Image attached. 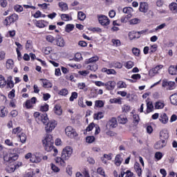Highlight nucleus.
I'll return each mask as SVG.
<instances>
[{
  "mask_svg": "<svg viewBox=\"0 0 177 177\" xmlns=\"http://www.w3.org/2000/svg\"><path fill=\"white\" fill-rule=\"evenodd\" d=\"M34 117L37 121V122H42L45 126V131L47 133H50L56 126L57 125V122L55 120L49 121V118H48V114L44 113L41 114L39 112H35L34 113Z\"/></svg>",
  "mask_w": 177,
  "mask_h": 177,
  "instance_id": "obj_1",
  "label": "nucleus"
},
{
  "mask_svg": "<svg viewBox=\"0 0 177 177\" xmlns=\"http://www.w3.org/2000/svg\"><path fill=\"white\" fill-rule=\"evenodd\" d=\"M42 142L46 151H52V150H53L54 152L57 153V149H53L54 141L53 138H52V135L46 134L44 140H43Z\"/></svg>",
  "mask_w": 177,
  "mask_h": 177,
  "instance_id": "obj_2",
  "label": "nucleus"
},
{
  "mask_svg": "<svg viewBox=\"0 0 177 177\" xmlns=\"http://www.w3.org/2000/svg\"><path fill=\"white\" fill-rule=\"evenodd\" d=\"M17 20H19V15H17V14H12L11 16L6 18L3 24L6 26H10L12 23H15V21H17Z\"/></svg>",
  "mask_w": 177,
  "mask_h": 177,
  "instance_id": "obj_3",
  "label": "nucleus"
},
{
  "mask_svg": "<svg viewBox=\"0 0 177 177\" xmlns=\"http://www.w3.org/2000/svg\"><path fill=\"white\" fill-rule=\"evenodd\" d=\"M65 133L68 138H71V139L78 136V133H77L75 129H74L71 126H68L65 129Z\"/></svg>",
  "mask_w": 177,
  "mask_h": 177,
  "instance_id": "obj_4",
  "label": "nucleus"
},
{
  "mask_svg": "<svg viewBox=\"0 0 177 177\" xmlns=\"http://www.w3.org/2000/svg\"><path fill=\"white\" fill-rule=\"evenodd\" d=\"M168 138H169V133H168V130L162 129L160 132V139L162 141L163 143H165L167 140H168Z\"/></svg>",
  "mask_w": 177,
  "mask_h": 177,
  "instance_id": "obj_5",
  "label": "nucleus"
},
{
  "mask_svg": "<svg viewBox=\"0 0 177 177\" xmlns=\"http://www.w3.org/2000/svg\"><path fill=\"white\" fill-rule=\"evenodd\" d=\"M98 21L102 26H109L110 24V19L106 15L98 16Z\"/></svg>",
  "mask_w": 177,
  "mask_h": 177,
  "instance_id": "obj_6",
  "label": "nucleus"
},
{
  "mask_svg": "<svg viewBox=\"0 0 177 177\" xmlns=\"http://www.w3.org/2000/svg\"><path fill=\"white\" fill-rule=\"evenodd\" d=\"M3 160L5 164H12V162H15L16 160H17V156H4Z\"/></svg>",
  "mask_w": 177,
  "mask_h": 177,
  "instance_id": "obj_7",
  "label": "nucleus"
},
{
  "mask_svg": "<svg viewBox=\"0 0 177 177\" xmlns=\"http://www.w3.org/2000/svg\"><path fill=\"white\" fill-rule=\"evenodd\" d=\"M164 66L162 65H158L155 68H153L152 69L149 70V74L150 77H154L156 74H158V71L162 68Z\"/></svg>",
  "mask_w": 177,
  "mask_h": 177,
  "instance_id": "obj_8",
  "label": "nucleus"
},
{
  "mask_svg": "<svg viewBox=\"0 0 177 177\" xmlns=\"http://www.w3.org/2000/svg\"><path fill=\"white\" fill-rule=\"evenodd\" d=\"M25 158L26 160H30V162H35L36 164L38 162H41V158L37 156H26Z\"/></svg>",
  "mask_w": 177,
  "mask_h": 177,
  "instance_id": "obj_9",
  "label": "nucleus"
},
{
  "mask_svg": "<svg viewBox=\"0 0 177 177\" xmlns=\"http://www.w3.org/2000/svg\"><path fill=\"white\" fill-rule=\"evenodd\" d=\"M139 10L142 13H147V10H149V4L147 2H141L140 3Z\"/></svg>",
  "mask_w": 177,
  "mask_h": 177,
  "instance_id": "obj_10",
  "label": "nucleus"
},
{
  "mask_svg": "<svg viewBox=\"0 0 177 177\" xmlns=\"http://www.w3.org/2000/svg\"><path fill=\"white\" fill-rule=\"evenodd\" d=\"M107 125L110 127V128H117V126L118 125V123L117 122V118H112L107 122Z\"/></svg>",
  "mask_w": 177,
  "mask_h": 177,
  "instance_id": "obj_11",
  "label": "nucleus"
},
{
  "mask_svg": "<svg viewBox=\"0 0 177 177\" xmlns=\"http://www.w3.org/2000/svg\"><path fill=\"white\" fill-rule=\"evenodd\" d=\"M104 86H106L107 91H113L115 88V82L109 81L105 83Z\"/></svg>",
  "mask_w": 177,
  "mask_h": 177,
  "instance_id": "obj_12",
  "label": "nucleus"
},
{
  "mask_svg": "<svg viewBox=\"0 0 177 177\" xmlns=\"http://www.w3.org/2000/svg\"><path fill=\"white\" fill-rule=\"evenodd\" d=\"M73 154V148L70 146L66 147L62 150V156H71Z\"/></svg>",
  "mask_w": 177,
  "mask_h": 177,
  "instance_id": "obj_13",
  "label": "nucleus"
},
{
  "mask_svg": "<svg viewBox=\"0 0 177 177\" xmlns=\"http://www.w3.org/2000/svg\"><path fill=\"white\" fill-rule=\"evenodd\" d=\"M133 12V9L131 7H125L123 8V13L127 15L128 18L132 17V12Z\"/></svg>",
  "mask_w": 177,
  "mask_h": 177,
  "instance_id": "obj_14",
  "label": "nucleus"
},
{
  "mask_svg": "<svg viewBox=\"0 0 177 177\" xmlns=\"http://www.w3.org/2000/svg\"><path fill=\"white\" fill-rule=\"evenodd\" d=\"M167 146V142H163L162 140H160L158 142L154 145V148L157 150L160 149H162Z\"/></svg>",
  "mask_w": 177,
  "mask_h": 177,
  "instance_id": "obj_15",
  "label": "nucleus"
},
{
  "mask_svg": "<svg viewBox=\"0 0 177 177\" xmlns=\"http://www.w3.org/2000/svg\"><path fill=\"white\" fill-rule=\"evenodd\" d=\"M6 84H7L8 88H10V89H12V88H14L15 82H13V77L12 76H9L7 78Z\"/></svg>",
  "mask_w": 177,
  "mask_h": 177,
  "instance_id": "obj_16",
  "label": "nucleus"
},
{
  "mask_svg": "<svg viewBox=\"0 0 177 177\" xmlns=\"http://www.w3.org/2000/svg\"><path fill=\"white\" fill-rule=\"evenodd\" d=\"M54 112L57 115H62L63 114V109L60 105H55L54 107Z\"/></svg>",
  "mask_w": 177,
  "mask_h": 177,
  "instance_id": "obj_17",
  "label": "nucleus"
},
{
  "mask_svg": "<svg viewBox=\"0 0 177 177\" xmlns=\"http://www.w3.org/2000/svg\"><path fill=\"white\" fill-rule=\"evenodd\" d=\"M76 177H91L89 175V170H88V169H84L83 175L80 172L76 173Z\"/></svg>",
  "mask_w": 177,
  "mask_h": 177,
  "instance_id": "obj_18",
  "label": "nucleus"
},
{
  "mask_svg": "<svg viewBox=\"0 0 177 177\" xmlns=\"http://www.w3.org/2000/svg\"><path fill=\"white\" fill-rule=\"evenodd\" d=\"M169 74L171 75H177V66L171 65L169 67Z\"/></svg>",
  "mask_w": 177,
  "mask_h": 177,
  "instance_id": "obj_19",
  "label": "nucleus"
},
{
  "mask_svg": "<svg viewBox=\"0 0 177 177\" xmlns=\"http://www.w3.org/2000/svg\"><path fill=\"white\" fill-rule=\"evenodd\" d=\"M8 109L5 108V106H0V117L4 118L8 115Z\"/></svg>",
  "mask_w": 177,
  "mask_h": 177,
  "instance_id": "obj_20",
  "label": "nucleus"
},
{
  "mask_svg": "<svg viewBox=\"0 0 177 177\" xmlns=\"http://www.w3.org/2000/svg\"><path fill=\"white\" fill-rule=\"evenodd\" d=\"M102 73H106L108 75H115L117 72L114 69H108L107 68H103L102 69Z\"/></svg>",
  "mask_w": 177,
  "mask_h": 177,
  "instance_id": "obj_21",
  "label": "nucleus"
},
{
  "mask_svg": "<svg viewBox=\"0 0 177 177\" xmlns=\"http://www.w3.org/2000/svg\"><path fill=\"white\" fill-rule=\"evenodd\" d=\"M40 80L43 82L44 88H52L53 86V84L48 80L41 79Z\"/></svg>",
  "mask_w": 177,
  "mask_h": 177,
  "instance_id": "obj_22",
  "label": "nucleus"
},
{
  "mask_svg": "<svg viewBox=\"0 0 177 177\" xmlns=\"http://www.w3.org/2000/svg\"><path fill=\"white\" fill-rule=\"evenodd\" d=\"M6 67L8 70H12L15 67V62L12 59H8L6 64Z\"/></svg>",
  "mask_w": 177,
  "mask_h": 177,
  "instance_id": "obj_23",
  "label": "nucleus"
},
{
  "mask_svg": "<svg viewBox=\"0 0 177 177\" xmlns=\"http://www.w3.org/2000/svg\"><path fill=\"white\" fill-rule=\"evenodd\" d=\"M159 120L162 124H167L168 122V116L167 113H162L160 116Z\"/></svg>",
  "mask_w": 177,
  "mask_h": 177,
  "instance_id": "obj_24",
  "label": "nucleus"
},
{
  "mask_svg": "<svg viewBox=\"0 0 177 177\" xmlns=\"http://www.w3.org/2000/svg\"><path fill=\"white\" fill-rule=\"evenodd\" d=\"M165 104H164L163 101H158L155 104V109L160 110L161 109H164Z\"/></svg>",
  "mask_w": 177,
  "mask_h": 177,
  "instance_id": "obj_25",
  "label": "nucleus"
},
{
  "mask_svg": "<svg viewBox=\"0 0 177 177\" xmlns=\"http://www.w3.org/2000/svg\"><path fill=\"white\" fill-rule=\"evenodd\" d=\"M18 138L20 140L21 143H26L27 140V136L24 133H21V134L17 135Z\"/></svg>",
  "mask_w": 177,
  "mask_h": 177,
  "instance_id": "obj_26",
  "label": "nucleus"
},
{
  "mask_svg": "<svg viewBox=\"0 0 177 177\" xmlns=\"http://www.w3.org/2000/svg\"><path fill=\"white\" fill-rule=\"evenodd\" d=\"M59 7L62 11L66 12V10H68V6H67V3L63 1L59 3Z\"/></svg>",
  "mask_w": 177,
  "mask_h": 177,
  "instance_id": "obj_27",
  "label": "nucleus"
},
{
  "mask_svg": "<svg viewBox=\"0 0 177 177\" xmlns=\"http://www.w3.org/2000/svg\"><path fill=\"white\" fill-rule=\"evenodd\" d=\"M170 102L171 104L177 106V93H174L170 96Z\"/></svg>",
  "mask_w": 177,
  "mask_h": 177,
  "instance_id": "obj_28",
  "label": "nucleus"
},
{
  "mask_svg": "<svg viewBox=\"0 0 177 177\" xmlns=\"http://www.w3.org/2000/svg\"><path fill=\"white\" fill-rule=\"evenodd\" d=\"M118 120L120 124H127L128 122V119L124 115L118 116Z\"/></svg>",
  "mask_w": 177,
  "mask_h": 177,
  "instance_id": "obj_29",
  "label": "nucleus"
},
{
  "mask_svg": "<svg viewBox=\"0 0 177 177\" xmlns=\"http://www.w3.org/2000/svg\"><path fill=\"white\" fill-rule=\"evenodd\" d=\"M61 19L64 21H70V20H73V17L67 14L61 15Z\"/></svg>",
  "mask_w": 177,
  "mask_h": 177,
  "instance_id": "obj_30",
  "label": "nucleus"
},
{
  "mask_svg": "<svg viewBox=\"0 0 177 177\" xmlns=\"http://www.w3.org/2000/svg\"><path fill=\"white\" fill-rule=\"evenodd\" d=\"M57 46L63 47L65 45L64 43V39H63L62 37H59L57 39Z\"/></svg>",
  "mask_w": 177,
  "mask_h": 177,
  "instance_id": "obj_31",
  "label": "nucleus"
},
{
  "mask_svg": "<svg viewBox=\"0 0 177 177\" xmlns=\"http://www.w3.org/2000/svg\"><path fill=\"white\" fill-rule=\"evenodd\" d=\"M122 162V158L121 156H115V164L117 165V167H120L121 165V163Z\"/></svg>",
  "mask_w": 177,
  "mask_h": 177,
  "instance_id": "obj_32",
  "label": "nucleus"
},
{
  "mask_svg": "<svg viewBox=\"0 0 177 177\" xmlns=\"http://www.w3.org/2000/svg\"><path fill=\"white\" fill-rule=\"evenodd\" d=\"M6 172H8V174H12L15 171H16V167H15V165H10L8 166L6 168Z\"/></svg>",
  "mask_w": 177,
  "mask_h": 177,
  "instance_id": "obj_33",
  "label": "nucleus"
},
{
  "mask_svg": "<svg viewBox=\"0 0 177 177\" xmlns=\"http://www.w3.org/2000/svg\"><path fill=\"white\" fill-rule=\"evenodd\" d=\"M169 9L174 13H176V12H177V3H171L169 5Z\"/></svg>",
  "mask_w": 177,
  "mask_h": 177,
  "instance_id": "obj_34",
  "label": "nucleus"
},
{
  "mask_svg": "<svg viewBox=\"0 0 177 177\" xmlns=\"http://www.w3.org/2000/svg\"><path fill=\"white\" fill-rule=\"evenodd\" d=\"M122 111L123 113H129L131 111V106L124 104L122 106Z\"/></svg>",
  "mask_w": 177,
  "mask_h": 177,
  "instance_id": "obj_35",
  "label": "nucleus"
},
{
  "mask_svg": "<svg viewBox=\"0 0 177 177\" xmlns=\"http://www.w3.org/2000/svg\"><path fill=\"white\" fill-rule=\"evenodd\" d=\"M77 17L79 20H81L82 21H83L84 19H86V15H85V13H84L83 12L80 11L77 13Z\"/></svg>",
  "mask_w": 177,
  "mask_h": 177,
  "instance_id": "obj_36",
  "label": "nucleus"
},
{
  "mask_svg": "<svg viewBox=\"0 0 177 177\" xmlns=\"http://www.w3.org/2000/svg\"><path fill=\"white\" fill-rule=\"evenodd\" d=\"M104 117L102 112H98L94 114V120H102Z\"/></svg>",
  "mask_w": 177,
  "mask_h": 177,
  "instance_id": "obj_37",
  "label": "nucleus"
},
{
  "mask_svg": "<svg viewBox=\"0 0 177 177\" xmlns=\"http://www.w3.org/2000/svg\"><path fill=\"white\" fill-rule=\"evenodd\" d=\"M74 30V25L73 24H67L65 28L66 32H71Z\"/></svg>",
  "mask_w": 177,
  "mask_h": 177,
  "instance_id": "obj_38",
  "label": "nucleus"
},
{
  "mask_svg": "<svg viewBox=\"0 0 177 177\" xmlns=\"http://www.w3.org/2000/svg\"><path fill=\"white\" fill-rule=\"evenodd\" d=\"M87 70H91V71H96L97 70V64H93L91 65H88L87 66Z\"/></svg>",
  "mask_w": 177,
  "mask_h": 177,
  "instance_id": "obj_39",
  "label": "nucleus"
},
{
  "mask_svg": "<svg viewBox=\"0 0 177 177\" xmlns=\"http://www.w3.org/2000/svg\"><path fill=\"white\" fill-rule=\"evenodd\" d=\"M6 85V80H5V77L2 76V75H0V87L3 88Z\"/></svg>",
  "mask_w": 177,
  "mask_h": 177,
  "instance_id": "obj_40",
  "label": "nucleus"
},
{
  "mask_svg": "<svg viewBox=\"0 0 177 177\" xmlns=\"http://www.w3.org/2000/svg\"><path fill=\"white\" fill-rule=\"evenodd\" d=\"M46 39L48 42H50V44H53V42H55V41H56V39L52 35L46 36Z\"/></svg>",
  "mask_w": 177,
  "mask_h": 177,
  "instance_id": "obj_41",
  "label": "nucleus"
},
{
  "mask_svg": "<svg viewBox=\"0 0 177 177\" xmlns=\"http://www.w3.org/2000/svg\"><path fill=\"white\" fill-rule=\"evenodd\" d=\"M147 113H151L153 111V106L152 102H147Z\"/></svg>",
  "mask_w": 177,
  "mask_h": 177,
  "instance_id": "obj_42",
  "label": "nucleus"
},
{
  "mask_svg": "<svg viewBox=\"0 0 177 177\" xmlns=\"http://www.w3.org/2000/svg\"><path fill=\"white\" fill-rule=\"evenodd\" d=\"M58 94L61 96H67V95H68V90L67 88H62Z\"/></svg>",
  "mask_w": 177,
  "mask_h": 177,
  "instance_id": "obj_43",
  "label": "nucleus"
},
{
  "mask_svg": "<svg viewBox=\"0 0 177 177\" xmlns=\"http://www.w3.org/2000/svg\"><path fill=\"white\" fill-rule=\"evenodd\" d=\"M55 162L56 164H59L60 165H64V160L61 157H57L55 158Z\"/></svg>",
  "mask_w": 177,
  "mask_h": 177,
  "instance_id": "obj_44",
  "label": "nucleus"
},
{
  "mask_svg": "<svg viewBox=\"0 0 177 177\" xmlns=\"http://www.w3.org/2000/svg\"><path fill=\"white\" fill-rule=\"evenodd\" d=\"M26 49H27V50H30V49H32V41L28 40L26 41Z\"/></svg>",
  "mask_w": 177,
  "mask_h": 177,
  "instance_id": "obj_45",
  "label": "nucleus"
},
{
  "mask_svg": "<svg viewBox=\"0 0 177 177\" xmlns=\"http://www.w3.org/2000/svg\"><path fill=\"white\" fill-rule=\"evenodd\" d=\"M117 85H118V88H119L120 89L122 88H127V83H125L123 81H119Z\"/></svg>",
  "mask_w": 177,
  "mask_h": 177,
  "instance_id": "obj_46",
  "label": "nucleus"
},
{
  "mask_svg": "<svg viewBox=\"0 0 177 177\" xmlns=\"http://www.w3.org/2000/svg\"><path fill=\"white\" fill-rule=\"evenodd\" d=\"M78 97V93L77 92H73L71 93V96L69 98L70 102H74V99H77Z\"/></svg>",
  "mask_w": 177,
  "mask_h": 177,
  "instance_id": "obj_47",
  "label": "nucleus"
},
{
  "mask_svg": "<svg viewBox=\"0 0 177 177\" xmlns=\"http://www.w3.org/2000/svg\"><path fill=\"white\" fill-rule=\"evenodd\" d=\"M14 9L15 12H18L19 13L23 12L24 10L23 6H21V5L15 6Z\"/></svg>",
  "mask_w": 177,
  "mask_h": 177,
  "instance_id": "obj_48",
  "label": "nucleus"
},
{
  "mask_svg": "<svg viewBox=\"0 0 177 177\" xmlns=\"http://www.w3.org/2000/svg\"><path fill=\"white\" fill-rule=\"evenodd\" d=\"M111 103H117L118 104H122V101L121 98H114L110 100Z\"/></svg>",
  "mask_w": 177,
  "mask_h": 177,
  "instance_id": "obj_49",
  "label": "nucleus"
},
{
  "mask_svg": "<svg viewBox=\"0 0 177 177\" xmlns=\"http://www.w3.org/2000/svg\"><path fill=\"white\" fill-rule=\"evenodd\" d=\"M126 68H132V67H133V66H135V64H133V62L132 61H129L125 63L124 64Z\"/></svg>",
  "mask_w": 177,
  "mask_h": 177,
  "instance_id": "obj_50",
  "label": "nucleus"
},
{
  "mask_svg": "<svg viewBox=\"0 0 177 177\" xmlns=\"http://www.w3.org/2000/svg\"><path fill=\"white\" fill-rule=\"evenodd\" d=\"M113 67H114L115 68H122V64L121 62H113L112 64Z\"/></svg>",
  "mask_w": 177,
  "mask_h": 177,
  "instance_id": "obj_51",
  "label": "nucleus"
},
{
  "mask_svg": "<svg viewBox=\"0 0 177 177\" xmlns=\"http://www.w3.org/2000/svg\"><path fill=\"white\" fill-rule=\"evenodd\" d=\"M99 60V57L97 56H94L90 59H88V60L87 61V63H95L96 62H97Z\"/></svg>",
  "mask_w": 177,
  "mask_h": 177,
  "instance_id": "obj_52",
  "label": "nucleus"
},
{
  "mask_svg": "<svg viewBox=\"0 0 177 177\" xmlns=\"http://www.w3.org/2000/svg\"><path fill=\"white\" fill-rule=\"evenodd\" d=\"M167 86L169 91H172L175 89V82H169V84Z\"/></svg>",
  "mask_w": 177,
  "mask_h": 177,
  "instance_id": "obj_53",
  "label": "nucleus"
},
{
  "mask_svg": "<svg viewBox=\"0 0 177 177\" xmlns=\"http://www.w3.org/2000/svg\"><path fill=\"white\" fill-rule=\"evenodd\" d=\"M86 142L87 143H93V142H95V137L94 136H87L86 138Z\"/></svg>",
  "mask_w": 177,
  "mask_h": 177,
  "instance_id": "obj_54",
  "label": "nucleus"
},
{
  "mask_svg": "<svg viewBox=\"0 0 177 177\" xmlns=\"http://www.w3.org/2000/svg\"><path fill=\"white\" fill-rule=\"evenodd\" d=\"M111 42L113 44L114 46H120L121 45V41H120V39H113L111 40Z\"/></svg>",
  "mask_w": 177,
  "mask_h": 177,
  "instance_id": "obj_55",
  "label": "nucleus"
},
{
  "mask_svg": "<svg viewBox=\"0 0 177 177\" xmlns=\"http://www.w3.org/2000/svg\"><path fill=\"white\" fill-rule=\"evenodd\" d=\"M132 53L135 56H139V55H140V50L138 48H133L132 49Z\"/></svg>",
  "mask_w": 177,
  "mask_h": 177,
  "instance_id": "obj_56",
  "label": "nucleus"
},
{
  "mask_svg": "<svg viewBox=\"0 0 177 177\" xmlns=\"http://www.w3.org/2000/svg\"><path fill=\"white\" fill-rule=\"evenodd\" d=\"M50 167L53 172H59L60 169H59V167H57V166L55 165L53 163L50 164Z\"/></svg>",
  "mask_w": 177,
  "mask_h": 177,
  "instance_id": "obj_57",
  "label": "nucleus"
},
{
  "mask_svg": "<svg viewBox=\"0 0 177 177\" xmlns=\"http://www.w3.org/2000/svg\"><path fill=\"white\" fill-rule=\"evenodd\" d=\"M130 24H138V23H140V19L138 18H134L133 19H131L129 21Z\"/></svg>",
  "mask_w": 177,
  "mask_h": 177,
  "instance_id": "obj_58",
  "label": "nucleus"
},
{
  "mask_svg": "<svg viewBox=\"0 0 177 177\" xmlns=\"http://www.w3.org/2000/svg\"><path fill=\"white\" fill-rule=\"evenodd\" d=\"M104 106V103L102 100H96L95 101V106L96 107H103Z\"/></svg>",
  "mask_w": 177,
  "mask_h": 177,
  "instance_id": "obj_59",
  "label": "nucleus"
},
{
  "mask_svg": "<svg viewBox=\"0 0 177 177\" xmlns=\"http://www.w3.org/2000/svg\"><path fill=\"white\" fill-rule=\"evenodd\" d=\"M48 110H49V105H48V104H45L40 107L41 111H48Z\"/></svg>",
  "mask_w": 177,
  "mask_h": 177,
  "instance_id": "obj_60",
  "label": "nucleus"
},
{
  "mask_svg": "<svg viewBox=\"0 0 177 177\" xmlns=\"http://www.w3.org/2000/svg\"><path fill=\"white\" fill-rule=\"evenodd\" d=\"M21 132V128L20 127H17L12 129V133H14L15 135H16V133H17V135H19Z\"/></svg>",
  "mask_w": 177,
  "mask_h": 177,
  "instance_id": "obj_61",
  "label": "nucleus"
},
{
  "mask_svg": "<svg viewBox=\"0 0 177 177\" xmlns=\"http://www.w3.org/2000/svg\"><path fill=\"white\" fill-rule=\"evenodd\" d=\"M0 5L1 8H6V6H8V1L0 0Z\"/></svg>",
  "mask_w": 177,
  "mask_h": 177,
  "instance_id": "obj_62",
  "label": "nucleus"
},
{
  "mask_svg": "<svg viewBox=\"0 0 177 177\" xmlns=\"http://www.w3.org/2000/svg\"><path fill=\"white\" fill-rule=\"evenodd\" d=\"M32 104H33L31 102V101L28 100L26 102L25 106L27 109H31V107H32Z\"/></svg>",
  "mask_w": 177,
  "mask_h": 177,
  "instance_id": "obj_63",
  "label": "nucleus"
},
{
  "mask_svg": "<svg viewBox=\"0 0 177 177\" xmlns=\"http://www.w3.org/2000/svg\"><path fill=\"white\" fill-rule=\"evenodd\" d=\"M97 174H99L100 175H102V176H105L104 170L103 169V168L99 167V168L97 169Z\"/></svg>",
  "mask_w": 177,
  "mask_h": 177,
  "instance_id": "obj_64",
  "label": "nucleus"
}]
</instances>
